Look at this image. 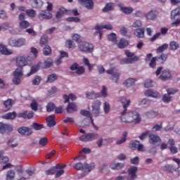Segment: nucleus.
<instances>
[{
    "label": "nucleus",
    "mask_w": 180,
    "mask_h": 180,
    "mask_svg": "<svg viewBox=\"0 0 180 180\" xmlns=\"http://www.w3.org/2000/svg\"><path fill=\"white\" fill-rule=\"evenodd\" d=\"M14 103H15L13 102V100L11 99V98H8L7 100L4 101L3 103V105L4 106V108L6 109V112L11 110V109H12V106H13Z\"/></svg>",
    "instance_id": "obj_18"
},
{
    "label": "nucleus",
    "mask_w": 180,
    "mask_h": 180,
    "mask_svg": "<svg viewBox=\"0 0 180 180\" xmlns=\"http://www.w3.org/2000/svg\"><path fill=\"white\" fill-rule=\"evenodd\" d=\"M146 32V28H137L134 30V34L138 39H144V33Z\"/></svg>",
    "instance_id": "obj_16"
},
{
    "label": "nucleus",
    "mask_w": 180,
    "mask_h": 180,
    "mask_svg": "<svg viewBox=\"0 0 180 180\" xmlns=\"http://www.w3.org/2000/svg\"><path fill=\"white\" fill-rule=\"evenodd\" d=\"M69 103L66 108L68 113H74V112H77V110H78V107H77L75 103Z\"/></svg>",
    "instance_id": "obj_19"
},
{
    "label": "nucleus",
    "mask_w": 180,
    "mask_h": 180,
    "mask_svg": "<svg viewBox=\"0 0 180 180\" xmlns=\"http://www.w3.org/2000/svg\"><path fill=\"white\" fill-rule=\"evenodd\" d=\"M134 61H139V57L134 56L132 58H122L120 60V64L124 65V64H132Z\"/></svg>",
    "instance_id": "obj_22"
},
{
    "label": "nucleus",
    "mask_w": 180,
    "mask_h": 180,
    "mask_svg": "<svg viewBox=\"0 0 180 180\" xmlns=\"http://www.w3.org/2000/svg\"><path fill=\"white\" fill-rule=\"evenodd\" d=\"M20 77H23V75H14V78L13 79V84L14 85H20L21 82Z\"/></svg>",
    "instance_id": "obj_50"
},
{
    "label": "nucleus",
    "mask_w": 180,
    "mask_h": 180,
    "mask_svg": "<svg viewBox=\"0 0 180 180\" xmlns=\"http://www.w3.org/2000/svg\"><path fill=\"white\" fill-rule=\"evenodd\" d=\"M25 12L27 16H30V18H36V11L33 9H28V10H26Z\"/></svg>",
    "instance_id": "obj_56"
},
{
    "label": "nucleus",
    "mask_w": 180,
    "mask_h": 180,
    "mask_svg": "<svg viewBox=\"0 0 180 180\" xmlns=\"http://www.w3.org/2000/svg\"><path fill=\"white\" fill-rule=\"evenodd\" d=\"M26 44V39L23 38L16 39V47H22Z\"/></svg>",
    "instance_id": "obj_43"
},
{
    "label": "nucleus",
    "mask_w": 180,
    "mask_h": 180,
    "mask_svg": "<svg viewBox=\"0 0 180 180\" xmlns=\"http://www.w3.org/2000/svg\"><path fill=\"white\" fill-rule=\"evenodd\" d=\"M85 72V68L84 66H79L77 69L76 70V74L77 75H81Z\"/></svg>",
    "instance_id": "obj_63"
},
{
    "label": "nucleus",
    "mask_w": 180,
    "mask_h": 180,
    "mask_svg": "<svg viewBox=\"0 0 180 180\" xmlns=\"http://www.w3.org/2000/svg\"><path fill=\"white\" fill-rule=\"evenodd\" d=\"M78 49L82 53H92L94 51V45L85 41H82L78 44Z\"/></svg>",
    "instance_id": "obj_4"
},
{
    "label": "nucleus",
    "mask_w": 180,
    "mask_h": 180,
    "mask_svg": "<svg viewBox=\"0 0 180 180\" xmlns=\"http://www.w3.org/2000/svg\"><path fill=\"white\" fill-rule=\"evenodd\" d=\"M146 96H151L152 98H158V93L154 92L151 90H146L145 91Z\"/></svg>",
    "instance_id": "obj_40"
},
{
    "label": "nucleus",
    "mask_w": 180,
    "mask_h": 180,
    "mask_svg": "<svg viewBox=\"0 0 180 180\" xmlns=\"http://www.w3.org/2000/svg\"><path fill=\"white\" fill-rule=\"evenodd\" d=\"M78 2L89 11L94 9V0H78Z\"/></svg>",
    "instance_id": "obj_12"
},
{
    "label": "nucleus",
    "mask_w": 180,
    "mask_h": 180,
    "mask_svg": "<svg viewBox=\"0 0 180 180\" xmlns=\"http://www.w3.org/2000/svg\"><path fill=\"white\" fill-rule=\"evenodd\" d=\"M120 102L122 104L123 112H121L120 120L122 123H134L138 124L141 122L140 114L136 111H131L127 112V108L130 106V100H127L126 97H120Z\"/></svg>",
    "instance_id": "obj_1"
},
{
    "label": "nucleus",
    "mask_w": 180,
    "mask_h": 180,
    "mask_svg": "<svg viewBox=\"0 0 180 180\" xmlns=\"http://www.w3.org/2000/svg\"><path fill=\"white\" fill-rule=\"evenodd\" d=\"M15 175H16V173H15V171L10 169L7 172L6 179L15 180Z\"/></svg>",
    "instance_id": "obj_31"
},
{
    "label": "nucleus",
    "mask_w": 180,
    "mask_h": 180,
    "mask_svg": "<svg viewBox=\"0 0 180 180\" xmlns=\"http://www.w3.org/2000/svg\"><path fill=\"white\" fill-rule=\"evenodd\" d=\"M66 47L68 49H75V44L72 41L71 39H68L65 42Z\"/></svg>",
    "instance_id": "obj_57"
},
{
    "label": "nucleus",
    "mask_w": 180,
    "mask_h": 180,
    "mask_svg": "<svg viewBox=\"0 0 180 180\" xmlns=\"http://www.w3.org/2000/svg\"><path fill=\"white\" fill-rule=\"evenodd\" d=\"M108 40L116 44V43H117V36L115 33H111L108 35Z\"/></svg>",
    "instance_id": "obj_37"
},
{
    "label": "nucleus",
    "mask_w": 180,
    "mask_h": 180,
    "mask_svg": "<svg viewBox=\"0 0 180 180\" xmlns=\"http://www.w3.org/2000/svg\"><path fill=\"white\" fill-rule=\"evenodd\" d=\"M122 12L126 13V15H130L133 12V8L131 7H122L121 8Z\"/></svg>",
    "instance_id": "obj_49"
},
{
    "label": "nucleus",
    "mask_w": 180,
    "mask_h": 180,
    "mask_svg": "<svg viewBox=\"0 0 180 180\" xmlns=\"http://www.w3.org/2000/svg\"><path fill=\"white\" fill-rule=\"evenodd\" d=\"M83 63H84V65H86L88 67L89 71H92V68H94V67H95L94 65L91 64L89 63V60H88V58H83Z\"/></svg>",
    "instance_id": "obj_42"
},
{
    "label": "nucleus",
    "mask_w": 180,
    "mask_h": 180,
    "mask_svg": "<svg viewBox=\"0 0 180 180\" xmlns=\"http://www.w3.org/2000/svg\"><path fill=\"white\" fill-rule=\"evenodd\" d=\"M56 115H52L46 118V123L48 127H54L57 123L56 122Z\"/></svg>",
    "instance_id": "obj_17"
},
{
    "label": "nucleus",
    "mask_w": 180,
    "mask_h": 180,
    "mask_svg": "<svg viewBox=\"0 0 180 180\" xmlns=\"http://www.w3.org/2000/svg\"><path fill=\"white\" fill-rule=\"evenodd\" d=\"M159 78L162 79V81L169 79V78H171V72H169V70H163Z\"/></svg>",
    "instance_id": "obj_24"
},
{
    "label": "nucleus",
    "mask_w": 180,
    "mask_h": 180,
    "mask_svg": "<svg viewBox=\"0 0 180 180\" xmlns=\"http://www.w3.org/2000/svg\"><path fill=\"white\" fill-rule=\"evenodd\" d=\"M95 30H97L95 34H99L100 39H102V29H106L107 30H112L113 29V27L110 24L105 25H96L94 27Z\"/></svg>",
    "instance_id": "obj_7"
},
{
    "label": "nucleus",
    "mask_w": 180,
    "mask_h": 180,
    "mask_svg": "<svg viewBox=\"0 0 180 180\" xmlns=\"http://www.w3.org/2000/svg\"><path fill=\"white\" fill-rule=\"evenodd\" d=\"M164 171L166 172H169L170 174H172V172H175L176 171V168L174 167L172 165H167L163 167Z\"/></svg>",
    "instance_id": "obj_30"
},
{
    "label": "nucleus",
    "mask_w": 180,
    "mask_h": 180,
    "mask_svg": "<svg viewBox=\"0 0 180 180\" xmlns=\"http://www.w3.org/2000/svg\"><path fill=\"white\" fill-rule=\"evenodd\" d=\"M141 26H143V24L141 23V20H139L134 22V23L131 25V27H134L135 29H139L141 27Z\"/></svg>",
    "instance_id": "obj_59"
},
{
    "label": "nucleus",
    "mask_w": 180,
    "mask_h": 180,
    "mask_svg": "<svg viewBox=\"0 0 180 180\" xmlns=\"http://www.w3.org/2000/svg\"><path fill=\"white\" fill-rule=\"evenodd\" d=\"M31 127H32V129H34L37 131H39V130H41V129H44V125L37 123V122H34L31 126Z\"/></svg>",
    "instance_id": "obj_45"
},
{
    "label": "nucleus",
    "mask_w": 180,
    "mask_h": 180,
    "mask_svg": "<svg viewBox=\"0 0 180 180\" xmlns=\"http://www.w3.org/2000/svg\"><path fill=\"white\" fill-rule=\"evenodd\" d=\"M16 117V112H8L7 114H5L3 116V119H6L7 120H13V119H15Z\"/></svg>",
    "instance_id": "obj_34"
},
{
    "label": "nucleus",
    "mask_w": 180,
    "mask_h": 180,
    "mask_svg": "<svg viewBox=\"0 0 180 180\" xmlns=\"http://www.w3.org/2000/svg\"><path fill=\"white\" fill-rule=\"evenodd\" d=\"M27 58L25 56H18L15 59L18 68L13 72V75H23V68L27 65Z\"/></svg>",
    "instance_id": "obj_2"
},
{
    "label": "nucleus",
    "mask_w": 180,
    "mask_h": 180,
    "mask_svg": "<svg viewBox=\"0 0 180 180\" xmlns=\"http://www.w3.org/2000/svg\"><path fill=\"white\" fill-rule=\"evenodd\" d=\"M157 17V14H155V11H150L147 14H146V18L148 20H154L155 18Z\"/></svg>",
    "instance_id": "obj_35"
},
{
    "label": "nucleus",
    "mask_w": 180,
    "mask_h": 180,
    "mask_svg": "<svg viewBox=\"0 0 180 180\" xmlns=\"http://www.w3.org/2000/svg\"><path fill=\"white\" fill-rule=\"evenodd\" d=\"M8 43L11 47H16V39L15 38H10L8 41Z\"/></svg>",
    "instance_id": "obj_64"
},
{
    "label": "nucleus",
    "mask_w": 180,
    "mask_h": 180,
    "mask_svg": "<svg viewBox=\"0 0 180 180\" xmlns=\"http://www.w3.org/2000/svg\"><path fill=\"white\" fill-rule=\"evenodd\" d=\"M119 49H124L127 46H129V42L124 38H122L117 44Z\"/></svg>",
    "instance_id": "obj_36"
},
{
    "label": "nucleus",
    "mask_w": 180,
    "mask_h": 180,
    "mask_svg": "<svg viewBox=\"0 0 180 180\" xmlns=\"http://www.w3.org/2000/svg\"><path fill=\"white\" fill-rule=\"evenodd\" d=\"M113 9H115V3H108L103 8L102 12L106 13L108 12H110V11H113Z\"/></svg>",
    "instance_id": "obj_25"
},
{
    "label": "nucleus",
    "mask_w": 180,
    "mask_h": 180,
    "mask_svg": "<svg viewBox=\"0 0 180 180\" xmlns=\"http://www.w3.org/2000/svg\"><path fill=\"white\" fill-rule=\"evenodd\" d=\"M63 99H65V103H68V102H70V99L75 101V99H77V96L72 94H70L69 96L64 94Z\"/></svg>",
    "instance_id": "obj_32"
},
{
    "label": "nucleus",
    "mask_w": 180,
    "mask_h": 180,
    "mask_svg": "<svg viewBox=\"0 0 180 180\" xmlns=\"http://www.w3.org/2000/svg\"><path fill=\"white\" fill-rule=\"evenodd\" d=\"M13 130V127L10 124L0 122V133L4 134L5 133H11Z\"/></svg>",
    "instance_id": "obj_11"
},
{
    "label": "nucleus",
    "mask_w": 180,
    "mask_h": 180,
    "mask_svg": "<svg viewBox=\"0 0 180 180\" xmlns=\"http://www.w3.org/2000/svg\"><path fill=\"white\" fill-rule=\"evenodd\" d=\"M124 163H115L110 165L111 169H122V168H124Z\"/></svg>",
    "instance_id": "obj_39"
},
{
    "label": "nucleus",
    "mask_w": 180,
    "mask_h": 180,
    "mask_svg": "<svg viewBox=\"0 0 180 180\" xmlns=\"http://www.w3.org/2000/svg\"><path fill=\"white\" fill-rule=\"evenodd\" d=\"M102 105V103H101V101L97 100L95 101L92 104V112L93 114L96 117H98L99 115H101V105Z\"/></svg>",
    "instance_id": "obj_8"
},
{
    "label": "nucleus",
    "mask_w": 180,
    "mask_h": 180,
    "mask_svg": "<svg viewBox=\"0 0 180 180\" xmlns=\"http://www.w3.org/2000/svg\"><path fill=\"white\" fill-rule=\"evenodd\" d=\"M68 11L64 7H60L56 14V19H61L64 13H67Z\"/></svg>",
    "instance_id": "obj_26"
},
{
    "label": "nucleus",
    "mask_w": 180,
    "mask_h": 180,
    "mask_svg": "<svg viewBox=\"0 0 180 180\" xmlns=\"http://www.w3.org/2000/svg\"><path fill=\"white\" fill-rule=\"evenodd\" d=\"M149 143L154 146L155 143H158V136L153 134L151 133L149 134Z\"/></svg>",
    "instance_id": "obj_28"
},
{
    "label": "nucleus",
    "mask_w": 180,
    "mask_h": 180,
    "mask_svg": "<svg viewBox=\"0 0 180 180\" xmlns=\"http://www.w3.org/2000/svg\"><path fill=\"white\" fill-rule=\"evenodd\" d=\"M167 146L172 154H176L178 153V148L175 147V141L174 139H169L167 142Z\"/></svg>",
    "instance_id": "obj_15"
},
{
    "label": "nucleus",
    "mask_w": 180,
    "mask_h": 180,
    "mask_svg": "<svg viewBox=\"0 0 180 180\" xmlns=\"http://www.w3.org/2000/svg\"><path fill=\"white\" fill-rule=\"evenodd\" d=\"M180 15V7H178L173 10L171 13V18L175 19L176 16H179Z\"/></svg>",
    "instance_id": "obj_44"
},
{
    "label": "nucleus",
    "mask_w": 180,
    "mask_h": 180,
    "mask_svg": "<svg viewBox=\"0 0 180 180\" xmlns=\"http://www.w3.org/2000/svg\"><path fill=\"white\" fill-rule=\"evenodd\" d=\"M58 79V76L55 73H53L51 75H48L46 82L47 84H51L52 82H54V81H57Z\"/></svg>",
    "instance_id": "obj_27"
},
{
    "label": "nucleus",
    "mask_w": 180,
    "mask_h": 180,
    "mask_svg": "<svg viewBox=\"0 0 180 180\" xmlns=\"http://www.w3.org/2000/svg\"><path fill=\"white\" fill-rule=\"evenodd\" d=\"M136 82V79L133 78H129L127 80H125L123 84L125 85V86H131V85H134V83Z\"/></svg>",
    "instance_id": "obj_41"
},
{
    "label": "nucleus",
    "mask_w": 180,
    "mask_h": 180,
    "mask_svg": "<svg viewBox=\"0 0 180 180\" xmlns=\"http://www.w3.org/2000/svg\"><path fill=\"white\" fill-rule=\"evenodd\" d=\"M137 167L132 166L128 169V174L129 175V178H127V180H134L137 179Z\"/></svg>",
    "instance_id": "obj_10"
},
{
    "label": "nucleus",
    "mask_w": 180,
    "mask_h": 180,
    "mask_svg": "<svg viewBox=\"0 0 180 180\" xmlns=\"http://www.w3.org/2000/svg\"><path fill=\"white\" fill-rule=\"evenodd\" d=\"M48 143H49V139L46 137L40 139L39 141V146H41V147H44L45 146H47Z\"/></svg>",
    "instance_id": "obj_54"
},
{
    "label": "nucleus",
    "mask_w": 180,
    "mask_h": 180,
    "mask_svg": "<svg viewBox=\"0 0 180 180\" xmlns=\"http://www.w3.org/2000/svg\"><path fill=\"white\" fill-rule=\"evenodd\" d=\"M18 133L22 136H32L33 131L27 127H22L18 129Z\"/></svg>",
    "instance_id": "obj_14"
},
{
    "label": "nucleus",
    "mask_w": 180,
    "mask_h": 180,
    "mask_svg": "<svg viewBox=\"0 0 180 180\" xmlns=\"http://www.w3.org/2000/svg\"><path fill=\"white\" fill-rule=\"evenodd\" d=\"M179 47V44L176 41H172L169 44L170 50H176Z\"/></svg>",
    "instance_id": "obj_61"
},
{
    "label": "nucleus",
    "mask_w": 180,
    "mask_h": 180,
    "mask_svg": "<svg viewBox=\"0 0 180 180\" xmlns=\"http://www.w3.org/2000/svg\"><path fill=\"white\" fill-rule=\"evenodd\" d=\"M34 2V8H41V6H43V2H41V1L40 0H33Z\"/></svg>",
    "instance_id": "obj_62"
},
{
    "label": "nucleus",
    "mask_w": 180,
    "mask_h": 180,
    "mask_svg": "<svg viewBox=\"0 0 180 180\" xmlns=\"http://www.w3.org/2000/svg\"><path fill=\"white\" fill-rule=\"evenodd\" d=\"M99 137L98 134L95 133H87L79 137V140L80 141H83V143H88L89 141H94V140H96Z\"/></svg>",
    "instance_id": "obj_5"
},
{
    "label": "nucleus",
    "mask_w": 180,
    "mask_h": 180,
    "mask_svg": "<svg viewBox=\"0 0 180 180\" xmlns=\"http://www.w3.org/2000/svg\"><path fill=\"white\" fill-rule=\"evenodd\" d=\"M39 20H50L53 18V13L47 10L41 11L38 16Z\"/></svg>",
    "instance_id": "obj_9"
},
{
    "label": "nucleus",
    "mask_w": 180,
    "mask_h": 180,
    "mask_svg": "<svg viewBox=\"0 0 180 180\" xmlns=\"http://www.w3.org/2000/svg\"><path fill=\"white\" fill-rule=\"evenodd\" d=\"M41 67V62L38 63L37 65L32 66L31 70L29 73H27V77H30V75H33V74H36Z\"/></svg>",
    "instance_id": "obj_21"
},
{
    "label": "nucleus",
    "mask_w": 180,
    "mask_h": 180,
    "mask_svg": "<svg viewBox=\"0 0 180 180\" xmlns=\"http://www.w3.org/2000/svg\"><path fill=\"white\" fill-rule=\"evenodd\" d=\"M127 137V131H124L122 134V137L120 140L117 141L116 144H117L118 146L120 144H123V143H124L126 141V139Z\"/></svg>",
    "instance_id": "obj_51"
},
{
    "label": "nucleus",
    "mask_w": 180,
    "mask_h": 180,
    "mask_svg": "<svg viewBox=\"0 0 180 180\" xmlns=\"http://www.w3.org/2000/svg\"><path fill=\"white\" fill-rule=\"evenodd\" d=\"M106 73L108 74L109 75H111L110 77V79L111 81H114L115 84H117L120 79V74L119 73V70L117 69L112 68H110V70H106Z\"/></svg>",
    "instance_id": "obj_6"
},
{
    "label": "nucleus",
    "mask_w": 180,
    "mask_h": 180,
    "mask_svg": "<svg viewBox=\"0 0 180 180\" xmlns=\"http://www.w3.org/2000/svg\"><path fill=\"white\" fill-rule=\"evenodd\" d=\"M19 25L21 29H27L30 26V23L27 20L20 21Z\"/></svg>",
    "instance_id": "obj_47"
},
{
    "label": "nucleus",
    "mask_w": 180,
    "mask_h": 180,
    "mask_svg": "<svg viewBox=\"0 0 180 180\" xmlns=\"http://www.w3.org/2000/svg\"><path fill=\"white\" fill-rule=\"evenodd\" d=\"M139 144H140V141H131V143L129 144V147L132 150H136V148H137V147L139 146Z\"/></svg>",
    "instance_id": "obj_53"
},
{
    "label": "nucleus",
    "mask_w": 180,
    "mask_h": 180,
    "mask_svg": "<svg viewBox=\"0 0 180 180\" xmlns=\"http://www.w3.org/2000/svg\"><path fill=\"white\" fill-rule=\"evenodd\" d=\"M0 53L4 56H9L13 53L12 50L8 49L6 46L0 44Z\"/></svg>",
    "instance_id": "obj_23"
},
{
    "label": "nucleus",
    "mask_w": 180,
    "mask_h": 180,
    "mask_svg": "<svg viewBox=\"0 0 180 180\" xmlns=\"http://www.w3.org/2000/svg\"><path fill=\"white\" fill-rule=\"evenodd\" d=\"M61 167V164L58 163L55 167H51L49 169L45 171V174L47 175H54L56 172V169H60Z\"/></svg>",
    "instance_id": "obj_20"
},
{
    "label": "nucleus",
    "mask_w": 180,
    "mask_h": 180,
    "mask_svg": "<svg viewBox=\"0 0 180 180\" xmlns=\"http://www.w3.org/2000/svg\"><path fill=\"white\" fill-rule=\"evenodd\" d=\"M49 43V37L47 35H43L41 37L39 44L41 47H43V46H46V44Z\"/></svg>",
    "instance_id": "obj_38"
},
{
    "label": "nucleus",
    "mask_w": 180,
    "mask_h": 180,
    "mask_svg": "<svg viewBox=\"0 0 180 180\" xmlns=\"http://www.w3.org/2000/svg\"><path fill=\"white\" fill-rule=\"evenodd\" d=\"M41 82V77L37 75L32 80V85H40Z\"/></svg>",
    "instance_id": "obj_52"
},
{
    "label": "nucleus",
    "mask_w": 180,
    "mask_h": 180,
    "mask_svg": "<svg viewBox=\"0 0 180 180\" xmlns=\"http://www.w3.org/2000/svg\"><path fill=\"white\" fill-rule=\"evenodd\" d=\"M80 115H82V116H85L86 117H89V119H92V113H91V112L88 110H80Z\"/></svg>",
    "instance_id": "obj_48"
},
{
    "label": "nucleus",
    "mask_w": 180,
    "mask_h": 180,
    "mask_svg": "<svg viewBox=\"0 0 180 180\" xmlns=\"http://www.w3.org/2000/svg\"><path fill=\"white\" fill-rule=\"evenodd\" d=\"M34 116V112L33 111H30L27 112V110L23 111L22 112H19L17 115L18 117H22V119H33V117Z\"/></svg>",
    "instance_id": "obj_13"
},
{
    "label": "nucleus",
    "mask_w": 180,
    "mask_h": 180,
    "mask_svg": "<svg viewBox=\"0 0 180 180\" xmlns=\"http://www.w3.org/2000/svg\"><path fill=\"white\" fill-rule=\"evenodd\" d=\"M101 95L103 98H106V96H108V88H106L105 86H103V89L101 91V94H96V98H99Z\"/></svg>",
    "instance_id": "obj_33"
},
{
    "label": "nucleus",
    "mask_w": 180,
    "mask_h": 180,
    "mask_svg": "<svg viewBox=\"0 0 180 180\" xmlns=\"http://www.w3.org/2000/svg\"><path fill=\"white\" fill-rule=\"evenodd\" d=\"M44 56H50L51 54V47L49 45H46L43 49Z\"/></svg>",
    "instance_id": "obj_46"
},
{
    "label": "nucleus",
    "mask_w": 180,
    "mask_h": 180,
    "mask_svg": "<svg viewBox=\"0 0 180 180\" xmlns=\"http://www.w3.org/2000/svg\"><path fill=\"white\" fill-rule=\"evenodd\" d=\"M73 168L76 169V171H84V172H91L92 169L95 168V163H88L84 162H77L73 165Z\"/></svg>",
    "instance_id": "obj_3"
},
{
    "label": "nucleus",
    "mask_w": 180,
    "mask_h": 180,
    "mask_svg": "<svg viewBox=\"0 0 180 180\" xmlns=\"http://www.w3.org/2000/svg\"><path fill=\"white\" fill-rule=\"evenodd\" d=\"M56 109V105L53 103H49L46 105L47 112H53Z\"/></svg>",
    "instance_id": "obj_58"
},
{
    "label": "nucleus",
    "mask_w": 180,
    "mask_h": 180,
    "mask_svg": "<svg viewBox=\"0 0 180 180\" xmlns=\"http://www.w3.org/2000/svg\"><path fill=\"white\" fill-rule=\"evenodd\" d=\"M30 108H31L32 110H34V112H37V109L39 108V104H37V102L34 100L30 103Z\"/></svg>",
    "instance_id": "obj_55"
},
{
    "label": "nucleus",
    "mask_w": 180,
    "mask_h": 180,
    "mask_svg": "<svg viewBox=\"0 0 180 180\" xmlns=\"http://www.w3.org/2000/svg\"><path fill=\"white\" fill-rule=\"evenodd\" d=\"M72 37V40H74L75 41H76V43H78L79 44L82 41L81 40V35L78 34H74Z\"/></svg>",
    "instance_id": "obj_60"
},
{
    "label": "nucleus",
    "mask_w": 180,
    "mask_h": 180,
    "mask_svg": "<svg viewBox=\"0 0 180 180\" xmlns=\"http://www.w3.org/2000/svg\"><path fill=\"white\" fill-rule=\"evenodd\" d=\"M60 167H61V168L57 169L56 172H55L56 178H60V176H61V175L64 174V168H65V167H67V165L60 164Z\"/></svg>",
    "instance_id": "obj_29"
}]
</instances>
